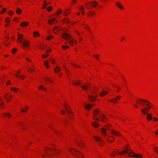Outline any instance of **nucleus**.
<instances>
[{
    "mask_svg": "<svg viewBox=\"0 0 158 158\" xmlns=\"http://www.w3.org/2000/svg\"><path fill=\"white\" fill-rule=\"evenodd\" d=\"M94 140L98 142H102L101 138L99 136H94Z\"/></svg>",
    "mask_w": 158,
    "mask_h": 158,
    "instance_id": "72a5a7b5",
    "label": "nucleus"
},
{
    "mask_svg": "<svg viewBox=\"0 0 158 158\" xmlns=\"http://www.w3.org/2000/svg\"><path fill=\"white\" fill-rule=\"evenodd\" d=\"M111 133L113 135H116L118 136H121L122 134L119 132L117 131L114 130H111L110 131Z\"/></svg>",
    "mask_w": 158,
    "mask_h": 158,
    "instance_id": "ddd939ff",
    "label": "nucleus"
},
{
    "mask_svg": "<svg viewBox=\"0 0 158 158\" xmlns=\"http://www.w3.org/2000/svg\"><path fill=\"white\" fill-rule=\"evenodd\" d=\"M60 30V27H55L53 30V32L56 33L58 32Z\"/></svg>",
    "mask_w": 158,
    "mask_h": 158,
    "instance_id": "58836bf2",
    "label": "nucleus"
},
{
    "mask_svg": "<svg viewBox=\"0 0 158 158\" xmlns=\"http://www.w3.org/2000/svg\"><path fill=\"white\" fill-rule=\"evenodd\" d=\"M116 7L120 9H123V6L119 2H116Z\"/></svg>",
    "mask_w": 158,
    "mask_h": 158,
    "instance_id": "4c0bfd02",
    "label": "nucleus"
},
{
    "mask_svg": "<svg viewBox=\"0 0 158 158\" xmlns=\"http://www.w3.org/2000/svg\"><path fill=\"white\" fill-rule=\"evenodd\" d=\"M121 98V96L118 95L116 96L115 98L110 99L108 101V102L112 103H116L118 100H119Z\"/></svg>",
    "mask_w": 158,
    "mask_h": 158,
    "instance_id": "9b49d317",
    "label": "nucleus"
},
{
    "mask_svg": "<svg viewBox=\"0 0 158 158\" xmlns=\"http://www.w3.org/2000/svg\"><path fill=\"white\" fill-rule=\"evenodd\" d=\"M38 89L39 90H41L42 89H43L44 91H46L47 90V89L46 88H44L43 86L41 85L38 87Z\"/></svg>",
    "mask_w": 158,
    "mask_h": 158,
    "instance_id": "4d7b16f0",
    "label": "nucleus"
},
{
    "mask_svg": "<svg viewBox=\"0 0 158 158\" xmlns=\"http://www.w3.org/2000/svg\"><path fill=\"white\" fill-rule=\"evenodd\" d=\"M17 51L18 49L17 48H13L11 50L12 53L14 55L15 54Z\"/></svg>",
    "mask_w": 158,
    "mask_h": 158,
    "instance_id": "864d4df0",
    "label": "nucleus"
},
{
    "mask_svg": "<svg viewBox=\"0 0 158 158\" xmlns=\"http://www.w3.org/2000/svg\"><path fill=\"white\" fill-rule=\"evenodd\" d=\"M106 131L105 129V127H102L101 129L100 132L103 136L105 137L107 135L106 133Z\"/></svg>",
    "mask_w": 158,
    "mask_h": 158,
    "instance_id": "393cba45",
    "label": "nucleus"
},
{
    "mask_svg": "<svg viewBox=\"0 0 158 158\" xmlns=\"http://www.w3.org/2000/svg\"><path fill=\"white\" fill-rule=\"evenodd\" d=\"M109 93L107 91H102L100 93L99 95L100 97H102L106 94H108Z\"/></svg>",
    "mask_w": 158,
    "mask_h": 158,
    "instance_id": "2f4dec72",
    "label": "nucleus"
},
{
    "mask_svg": "<svg viewBox=\"0 0 158 158\" xmlns=\"http://www.w3.org/2000/svg\"><path fill=\"white\" fill-rule=\"evenodd\" d=\"M92 107V106L91 104H87L85 107V110H90Z\"/></svg>",
    "mask_w": 158,
    "mask_h": 158,
    "instance_id": "473e14b6",
    "label": "nucleus"
},
{
    "mask_svg": "<svg viewBox=\"0 0 158 158\" xmlns=\"http://www.w3.org/2000/svg\"><path fill=\"white\" fill-rule=\"evenodd\" d=\"M2 116L4 117H7L8 118H10L12 117V115L10 113H2Z\"/></svg>",
    "mask_w": 158,
    "mask_h": 158,
    "instance_id": "a211bd4d",
    "label": "nucleus"
},
{
    "mask_svg": "<svg viewBox=\"0 0 158 158\" xmlns=\"http://www.w3.org/2000/svg\"><path fill=\"white\" fill-rule=\"evenodd\" d=\"M51 60H51V59H49L47 60H46L44 63V64L45 65V67L47 69H49V66L48 65V63L51 62Z\"/></svg>",
    "mask_w": 158,
    "mask_h": 158,
    "instance_id": "412c9836",
    "label": "nucleus"
},
{
    "mask_svg": "<svg viewBox=\"0 0 158 158\" xmlns=\"http://www.w3.org/2000/svg\"><path fill=\"white\" fill-rule=\"evenodd\" d=\"M23 34H19L18 37L17 42L19 43H21L23 40Z\"/></svg>",
    "mask_w": 158,
    "mask_h": 158,
    "instance_id": "b1692460",
    "label": "nucleus"
},
{
    "mask_svg": "<svg viewBox=\"0 0 158 158\" xmlns=\"http://www.w3.org/2000/svg\"><path fill=\"white\" fill-rule=\"evenodd\" d=\"M48 127L56 135H62V131L61 130H57L53 126L52 124H49Z\"/></svg>",
    "mask_w": 158,
    "mask_h": 158,
    "instance_id": "20e7f679",
    "label": "nucleus"
},
{
    "mask_svg": "<svg viewBox=\"0 0 158 158\" xmlns=\"http://www.w3.org/2000/svg\"><path fill=\"white\" fill-rule=\"evenodd\" d=\"M62 12H63V10L61 9H59L58 10L56 11V12L55 14V15H56L58 16L62 14Z\"/></svg>",
    "mask_w": 158,
    "mask_h": 158,
    "instance_id": "79ce46f5",
    "label": "nucleus"
},
{
    "mask_svg": "<svg viewBox=\"0 0 158 158\" xmlns=\"http://www.w3.org/2000/svg\"><path fill=\"white\" fill-rule=\"evenodd\" d=\"M115 140L114 137L112 136H110L108 138L107 141L109 142L113 143Z\"/></svg>",
    "mask_w": 158,
    "mask_h": 158,
    "instance_id": "f704fd0d",
    "label": "nucleus"
},
{
    "mask_svg": "<svg viewBox=\"0 0 158 158\" xmlns=\"http://www.w3.org/2000/svg\"><path fill=\"white\" fill-rule=\"evenodd\" d=\"M53 36L50 35L48 36L46 38V39L47 40H51L52 38H53Z\"/></svg>",
    "mask_w": 158,
    "mask_h": 158,
    "instance_id": "bf43d9fd",
    "label": "nucleus"
},
{
    "mask_svg": "<svg viewBox=\"0 0 158 158\" xmlns=\"http://www.w3.org/2000/svg\"><path fill=\"white\" fill-rule=\"evenodd\" d=\"M101 118V120L102 122L107 123L108 122V119L106 118L104 114H100V117Z\"/></svg>",
    "mask_w": 158,
    "mask_h": 158,
    "instance_id": "dca6fc26",
    "label": "nucleus"
},
{
    "mask_svg": "<svg viewBox=\"0 0 158 158\" xmlns=\"http://www.w3.org/2000/svg\"><path fill=\"white\" fill-rule=\"evenodd\" d=\"M146 119L148 121H151L152 119V117L151 113H148L146 116Z\"/></svg>",
    "mask_w": 158,
    "mask_h": 158,
    "instance_id": "e433bc0d",
    "label": "nucleus"
},
{
    "mask_svg": "<svg viewBox=\"0 0 158 158\" xmlns=\"http://www.w3.org/2000/svg\"><path fill=\"white\" fill-rule=\"evenodd\" d=\"M95 15V13L94 11H89L87 13V15L89 17H92Z\"/></svg>",
    "mask_w": 158,
    "mask_h": 158,
    "instance_id": "c756f323",
    "label": "nucleus"
},
{
    "mask_svg": "<svg viewBox=\"0 0 158 158\" xmlns=\"http://www.w3.org/2000/svg\"><path fill=\"white\" fill-rule=\"evenodd\" d=\"M33 37L34 38L36 37H39L40 36V34L39 33L36 31H35L33 32Z\"/></svg>",
    "mask_w": 158,
    "mask_h": 158,
    "instance_id": "8fccbe9b",
    "label": "nucleus"
},
{
    "mask_svg": "<svg viewBox=\"0 0 158 158\" xmlns=\"http://www.w3.org/2000/svg\"><path fill=\"white\" fill-rule=\"evenodd\" d=\"M5 104L2 99L0 97V108L1 109L4 108L5 107Z\"/></svg>",
    "mask_w": 158,
    "mask_h": 158,
    "instance_id": "c85d7f7f",
    "label": "nucleus"
},
{
    "mask_svg": "<svg viewBox=\"0 0 158 158\" xmlns=\"http://www.w3.org/2000/svg\"><path fill=\"white\" fill-rule=\"evenodd\" d=\"M57 22L56 18H53L50 19L48 22V23L50 25H52L54 24Z\"/></svg>",
    "mask_w": 158,
    "mask_h": 158,
    "instance_id": "2eb2a0df",
    "label": "nucleus"
},
{
    "mask_svg": "<svg viewBox=\"0 0 158 158\" xmlns=\"http://www.w3.org/2000/svg\"><path fill=\"white\" fill-rule=\"evenodd\" d=\"M129 156L135 157L136 158H143V156L141 154H137L134 152H131L128 154Z\"/></svg>",
    "mask_w": 158,
    "mask_h": 158,
    "instance_id": "423d86ee",
    "label": "nucleus"
},
{
    "mask_svg": "<svg viewBox=\"0 0 158 158\" xmlns=\"http://www.w3.org/2000/svg\"><path fill=\"white\" fill-rule=\"evenodd\" d=\"M29 23L27 21L21 23L20 24L21 27H27L29 25Z\"/></svg>",
    "mask_w": 158,
    "mask_h": 158,
    "instance_id": "a878e982",
    "label": "nucleus"
},
{
    "mask_svg": "<svg viewBox=\"0 0 158 158\" xmlns=\"http://www.w3.org/2000/svg\"><path fill=\"white\" fill-rule=\"evenodd\" d=\"M60 68L59 67H56L54 69V72L56 73H59L60 70Z\"/></svg>",
    "mask_w": 158,
    "mask_h": 158,
    "instance_id": "6e6d98bb",
    "label": "nucleus"
},
{
    "mask_svg": "<svg viewBox=\"0 0 158 158\" xmlns=\"http://www.w3.org/2000/svg\"><path fill=\"white\" fill-rule=\"evenodd\" d=\"M29 109V107L25 105L23 107H22L20 110L21 113L26 114L28 112Z\"/></svg>",
    "mask_w": 158,
    "mask_h": 158,
    "instance_id": "9d476101",
    "label": "nucleus"
},
{
    "mask_svg": "<svg viewBox=\"0 0 158 158\" xmlns=\"http://www.w3.org/2000/svg\"><path fill=\"white\" fill-rule=\"evenodd\" d=\"M5 100L7 102H10L12 98V96L9 94H6L4 95Z\"/></svg>",
    "mask_w": 158,
    "mask_h": 158,
    "instance_id": "6e6552de",
    "label": "nucleus"
},
{
    "mask_svg": "<svg viewBox=\"0 0 158 158\" xmlns=\"http://www.w3.org/2000/svg\"><path fill=\"white\" fill-rule=\"evenodd\" d=\"M143 107L148 110L150 109L153 106V105L151 103L147 100H146L143 104Z\"/></svg>",
    "mask_w": 158,
    "mask_h": 158,
    "instance_id": "39448f33",
    "label": "nucleus"
},
{
    "mask_svg": "<svg viewBox=\"0 0 158 158\" xmlns=\"http://www.w3.org/2000/svg\"><path fill=\"white\" fill-rule=\"evenodd\" d=\"M153 151L158 155V147H155L153 148Z\"/></svg>",
    "mask_w": 158,
    "mask_h": 158,
    "instance_id": "774afa93",
    "label": "nucleus"
},
{
    "mask_svg": "<svg viewBox=\"0 0 158 158\" xmlns=\"http://www.w3.org/2000/svg\"><path fill=\"white\" fill-rule=\"evenodd\" d=\"M97 98V95L95 96L89 95L88 96V101L91 102H94L96 101Z\"/></svg>",
    "mask_w": 158,
    "mask_h": 158,
    "instance_id": "0eeeda50",
    "label": "nucleus"
},
{
    "mask_svg": "<svg viewBox=\"0 0 158 158\" xmlns=\"http://www.w3.org/2000/svg\"><path fill=\"white\" fill-rule=\"evenodd\" d=\"M49 56V54H43L42 55V57L43 59H45L48 57Z\"/></svg>",
    "mask_w": 158,
    "mask_h": 158,
    "instance_id": "0e129e2a",
    "label": "nucleus"
},
{
    "mask_svg": "<svg viewBox=\"0 0 158 158\" xmlns=\"http://www.w3.org/2000/svg\"><path fill=\"white\" fill-rule=\"evenodd\" d=\"M12 85V82L11 81L9 80H8L6 82V85L7 86H9Z\"/></svg>",
    "mask_w": 158,
    "mask_h": 158,
    "instance_id": "052dcab7",
    "label": "nucleus"
},
{
    "mask_svg": "<svg viewBox=\"0 0 158 158\" xmlns=\"http://www.w3.org/2000/svg\"><path fill=\"white\" fill-rule=\"evenodd\" d=\"M73 84L75 85H81L82 84L81 81L80 79L74 81Z\"/></svg>",
    "mask_w": 158,
    "mask_h": 158,
    "instance_id": "5701e85b",
    "label": "nucleus"
},
{
    "mask_svg": "<svg viewBox=\"0 0 158 158\" xmlns=\"http://www.w3.org/2000/svg\"><path fill=\"white\" fill-rule=\"evenodd\" d=\"M73 43H74L75 44H77V41L76 40H74L73 39L71 40L69 43L70 44H72V45H73Z\"/></svg>",
    "mask_w": 158,
    "mask_h": 158,
    "instance_id": "680f3d73",
    "label": "nucleus"
},
{
    "mask_svg": "<svg viewBox=\"0 0 158 158\" xmlns=\"http://www.w3.org/2000/svg\"><path fill=\"white\" fill-rule=\"evenodd\" d=\"M77 146L81 148H84L85 147V144L81 142H79L77 143Z\"/></svg>",
    "mask_w": 158,
    "mask_h": 158,
    "instance_id": "a19ab883",
    "label": "nucleus"
},
{
    "mask_svg": "<svg viewBox=\"0 0 158 158\" xmlns=\"http://www.w3.org/2000/svg\"><path fill=\"white\" fill-rule=\"evenodd\" d=\"M128 149H126L123 151H120V152H118V155L121 156L124 155L128 152Z\"/></svg>",
    "mask_w": 158,
    "mask_h": 158,
    "instance_id": "7c9ffc66",
    "label": "nucleus"
},
{
    "mask_svg": "<svg viewBox=\"0 0 158 158\" xmlns=\"http://www.w3.org/2000/svg\"><path fill=\"white\" fill-rule=\"evenodd\" d=\"M69 46H66V45H63L62 47V49L65 50L67 48H69Z\"/></svg>",
    "mask_w": 158,
    "mask_h": 158,
    "instance_id": "338daca9",
    "label": "nucleus"
},
{
    "mask_svg": "<svg viewBox=\"0 0 158 158\" xmlns=\"http://www.w3.org/2000/svg\"><path fill=\"white\" fill-rule=\"evenodd\" d=\"M23 46L27 50H29L30 48V44L28 41L25 40L23 42Z\"/></svg>",
    "mask_w": 158,
    "mask_h": 158,
    "instance_id": "f8f14e48",
    "label": "nucleus"
},
{
    "mask_svg": "<svg viewBox=\"0 0 158 158\" xmlns=\"http://www.w3.org/2000/svg\"><path fill=\"white\" fill-rule=\"evenodd\" d=\"M17 124L18 126L20 127L21 128L25 125L24 123L21 121H19L17 123Z\"/></svg>",
    "mask_w": 158,
    "mask_h": 158,
    "instance_id": "de8ad7c7",
    "label": "nucleus"
},
{
    "mask_svg": "<svg viewBox=\"0 0 158 158\" xmlns=\"http://www.w3.org/2000/svg\"><path fill=\"white\" fill-rule=\"evenodd\" d=\"M10 90L13 91L15 92L16 93L18 91L19 89L15 87H12L10 88Z\"/></svg>",
    "mask_w": 158,
    "mask_h": 158,
    "instance_id": "5fc2aeb1",
    "label": "nucleus"
},
{
    "mask_svg": "<svg viewBox=\"0 0 158 158\" xmlns=\"http://www.w3.org/2000/svg\"><path fill=\"white\" fill-rule=\"evenodd\" d=\"M67 113L69 118H73L74 115L72 110L67 111Z\"/></svg>",
    "mask_w": 158,
    "mask_h": 158,
    "instance_id": "bb28decb",
    "label": "nucleus"
},
{
    "mask_svg": "<svg viewBox=\"0 0 158 158\" xmlns=\"http://www.w3.org/2000/svg\"><path fill=\"white\" fill-rule=\"evenodd\" d=\"M141 111L142 114L145 115H147L148 114V113L149 112L148 110H146L145 109H142Z\"/></svg>",
    "mask_w": 158,
    "mask_h": 158,
    "instance_id": "37998d69",
    "label": "nucleus"
},
{
    "mask_svg": "<svg viewBox=\"0 0 158 158\" xmlns=\"http://www.w3.org/2000/svg\"><path fill=\"white\" fill-rule=\"evenodd\" d=\"M71 10L70 8L65 10L63 13V16H65L69 15L71 13Z\"/></svg>",
    "mask_w": 158,
    "mask_h": 158,
    "instance_id": "4be33fe9",
    "label": "nucleus"
},
{
    "mask_svg": "<svg viewBox=\"0 0 158 158\" xmlns=\"http://www.w3.org/2000/svg\"><path fill=\"white\" fill-rule=\"evenodd\" d=\"M35 70V67L34 66L29 67L28 68L27 71L29 73L33 72Z\"/></svg>",
    "mask_w": 158,
    "mask_h": 158,
    "instance_id": "cd10ccee",
    "label": "nucleus"
},
{
    "mask_svg": "<svg viewBox=\"0 0 158 158\" xmlns=\"http://www.w3.org/2000/svg\"><path fill=\"white\" fill-rule=\"evenodd\" d=\"M93 56L95 57L98 61L99 60V55L98 54L94 55Z\"/></svg>",
    "mask_w": 158,
    "mask_h": 158,
    "instance_id": "13d9d810",
    "label": "nucleus"
},
{
    "mask_svg": "<svg viewBox=\"0 0 158 158\" xmlns=\"http://www.w3.org/2000/svg\"><path fill=\"white\" fill-rule=\"evenodd\" d=\"M44 151L50 156L58 155L60 153V151L59 149L51 147H46L44 148Z\"/></svg>",
    "mask_w": 158,
    "mask_h": 158,
    "instance_id": "f257e3e1",
    "label": "nucleus"
},
{
    "mask_svg": "<svg viewBox=\"0 0 158 158\" xmlns=\"http://www.w3.org/2000/svg\"><path fill=\"white\" fill-rule=\"evenodd\" d=\"M102 114L101 110L99 109H95L93 111V119L95 121H99L100 118L98 117L99 116L100 117V114Z\"/></svg>",
    "mask_w": 158,
    "mask_h": 158,
    "instance_id": "7ed1b4c3",
    "label": "nucleus"
},
{
    "mask_svg": "<svg viewBox=\"0 0 158 158\" xmlns=\"http://www.w3.org/2000/svg\"><path fill=\"white\" fill-rule=\"evenodd\" d=\"M69 152L73 155L79 158H83L84 157V154L81 152L71 148H68Z\"/></svg>",
    "mask_w": 158,
    "mask_h": 158,
    "instance_id": "f03ea898",
    "label": "nucleus"
},
{
    "mask_svg": "<svg viewBox=\"0 0 158 158\" xmlns=\"http://www.w3.org/2000/svg\"><path fill=\"white\" fill-rule=\"evenodd\" d=\"M118 149H116L113 151L110 154V155L112 157H114L118 155Z\"/></svg>",
    "mask_w": 158,
    "mask_h": 158,
    "instance_id": "6ab92c4d",
    "label": "nucleus"
},
{
    "mask_svg": "<svg viewBox=\"0 0 158 158\" xmlns=\"http://www.w3.org/2000/svg\"><path fill=\"white\" fill-rule=\"evenodd\" d=\"M62 37L66 40H69L71 38L70 35L66 33H64L62 34Z\"/></svg>",
    "mask_w": 158,
    "mask_h": 158,
    "instance_id": "4468645a",
    "label": "nucleus"
},
{
    "mask_svg": "<svg viewBox=\"0 0 158 158\" xmlns=\"http://www.w3.org/2000/svg\"><path fill=\"white\" fill-rule=\"evenodd\" d=\"M92 126L95 128L98 127L99 126V124L97 122H92Z\"/></svg>",
    "mask_w": 158,
    "mask_h": 158,
    "instance_id": "3c124183",
    "label": "nucleus"
},
{
    "mask_svg": "<svg viewBox=\"0 0 158 158\" xmlns=\"http://www.w3.org/2000/svg\"><path fill=\"white\" fill-rule=\"evenodd\" d=\"M69 21L70 20L69 19L68 17H65L62 19L61 23H62V22H63V23H69Z\"/></svg>",
    "mask_w": 158,
    "mask_h": 158,
    "instance_id": "c9c22d12",
    "label": "nucleus"
},
{
    "mask_svg": "<svg viewBox=\"0 0 158 158\" xmlns=\"http://www.w3.org/2000/svg\"><path fill=\"white\" fill-rule=\"evenodd\" d=\"M145 101L146 100L142 99H139L136 101V102L137 104L141 105L144 104Z\"/></svg>",
    "mask_w": 158,
    "mask_h": 158,
    "instance_id": "aec40b11",
    "label": "nucleus"
},
{
    "mask_svg": "<svg viewBox=\"0 0 158 158\" xmlns=\"http://www.w3.org/2000/svg\"><path fill=\"white\" fill-rule=\"evenodd\" d=\"M81 25H83L85 27L86 29H89V26L88 25L86 24L85 23V22H82L81 23Z\"/></svg>",
    "mask_w": 158,
    "mask_h": 158,
    "instance_id": "e2e57ef3",
    "label": "nucleus"
},
{
    "mask_svg": "<svg viewBox=\"0 0 158 158\" xmlns=\"http://www.w3.org/2000/svg\"><path fill=\"white\" fill-rule=\"evenodd\" d=\"M52 10V6H49L47 8V10L48 12L51 11Z\"/></svg>",
    "mask_w": 158,
    "mask_h": 158,
    "instance_id": "69168bd1",
    "label": "nucleus"
},
{
    "mask_svg": "<svg viewBox=\"0 0 158 158\" xmlns=\"http://www.w3.org/2000/svg\"><path fill=\"white\" fill-rule=\"evenodd\" d=\"M62 124L64 127H67L69 125V123L68 120L66 119H64L62 120Z\"/></svg>",
    "mask_w": 158,
    "mask_h": 158,
    "instance_id": "f3484780",
    "label": "nucleus"
},
{
    "mask_svg": "<svg viewBox=\"0 0 158 158\" xmlns=\"http://www.w3.org/2000/svg\"><path fill=\"white\" fill-rule=\"evenodd\" d=\"M44 81L47 83L52 84L54 82V79L52 77H46L44 78Z\"/></svg>",
    "mask_w": 158,
    "mask_h": 158,
    "instance_id": "1a4fd4ad",
    "label": "nucleus"
},
{
    "mask_svg": "<svg viewBox=\"0 0 158 158\" xmlns=\"http://www.w3.org/2000/svg\"><path fill=\"white\" fill-rule=\"evenodd\" d=\"M22 11L20 8H16V13L18 15H20L22 14Z\"/></svg>",
    "mask_w": 158,
    "mask_h": 158,
    "instance_id": "a18cd8bd",
    "label": "nucleus"
},
{
    "mask_svg": "<svg viewBox=\"0 0 158 158\" xmlns=\"http://www.w3.org/2000/svg\"><path fill=\"white\" fill-rule=\"evenodd\" d=\"M81 88L84 90H87L89 89V86L88 85H83L81 86Z\"/></svg>",
    "mask_w": 158,
    "mask_h": 158,
    "instance_id": "603ef678",
    "label": "nucleus"
},
{
    "mask_svg": "<svg viewBox=\"0 0 158 158\" xmlns=\"http://www.w3.org/2000/svg\"><path fill=\"white\" fill-rule=\"evenodd\" d=\"M21 70L20 69L18 70L17 71V73L15 75V76L18 78H19L20 76V74L21 72Z\"/></svg>",
    "mask_w": 158,
    "mask_h": 158,
    "instance_id": "09e8293b",
    "label": "nucleus"
},
{
    "mask_svg": "<svg viewBox=\"0 0 158 158\" xmlns=\"http://www.w3.org/2000/svg\"><path fill=\"white\" fill-rule=\"evenodd\" d=\"M64 107L67 111V112L69 110H71L68 104L67 103H64Z\"/></svg>",
    "mask_w": 158,
    "mask_h": 158,
    "instance_id": "c03bdc74",
    "label": "nucleus"
},
{
    "mask_svg": "<svg viewBox=\"0 0 158 158\" xmlns=\"http://www.w3.org/2000/svg\"><path fill=\"white\" fill-rule=\"evenodd\" d=\"M49 4V3L47 2V1L46 0H45L44 1V3L43 4V5L42 7V9H45L46 6L48 5Z\"/></svg>",
    "mask_w": 158,
    "mask_h": 158,
    "instance_id": "ea45409f",
    "label": "nucleus"
},
{
    "mask_svg": "<svg viewBox=\"0 0 158 158\" xmlns=\"http://www.w3.org/2000/svg\"><path fill=\"white\" fill-rule=\"evenodd\" d=\"M98 5V2H92L91 4V6L92 7H95Z\"/></svg>",
    "mask_w": 158,
    "mask_h": 158,
    "instance_id": "49530a36",
    "label": "nucleus"
}]
</instances>
